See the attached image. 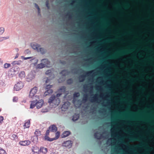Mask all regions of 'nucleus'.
<instances>
[{
  "mask_svg": "<svg viewBox=\"0 0 154 154\" xmlns=\"http://www.w3.org/2000/svg\"><path fill=\"white\" fill-rule=\"evenodd\" d=\"M85 75H82L79 77V82H82L84 81L86 76L90 75H94L95 73L94 70H91L85 72Z\"/></svg>",
  "mask_w": 154,
  "mask_h": 154,
  "instance_id": "f257e3e1",
  "label": "nucleus"
},
{
  "mask_svg": "<svg viewBox=\"0 0 154 154\" xmlns=\"http://www.w3.org/2000/svg\"><path fill=\"white\" fill-rule=\"evenodd\" d=\"M72 143L71 140H67L64 141L62 143V145L63 146L69 149L72 146Z\"/></svg>",
  "mask_w": 154,
  "mask_h": 154,
  "instance_id": "f03ea898",
  "label": "nucleus"
},
{
  "mask_svg": "<svg viewBox=\"0 0 154 154\" xmlns=\"http://www.w3.org/2000/svg\"><path fill=\"white\" fill-rule=\"evenodd\" d=\"M23 86V83L21 82H19L15 85L14 89V90L16 91H19L22 89Z\"/></svg>",
  "mask_w": 154,
  "mask_h": 154,
  "instance_id": "7ed1b4c3",
  "label": "nucleus"
},
{
  "mask_svg": "<svg viewBox=\"0 0 154 154\" xmlns=\"http://www.w3.org/2000/svg\"><path fill=\"white\" fill-rule=\"evenodd\" d=\"M37 88L35 87L33 88L30 90L29 95L30 98H32L35 96L37 92Z\"/></svg>",
  "mask_w": 154,
  "mask_h": 154,
  "instance_id": "20e7f679",
  "label": "nucleus"
},
{
  "mask_svg": "<svg viewBox=\"0 0 154 154\" xmlns=\"http://www.w3.org/2000/svg\"><path fill=\"white\" fill-rule=\"evenodd\" d=\"M98 95L97 94H96L94 96L91 97V99L90 100V101L92 103L98 102V101H100L98 98Z\"/></svg>",
  "mask_w": 154,
  "mask_h": 154,
  "instance_id": "39448f33",
  "label": "nucleus"
},
{
  "mask_svg": "<svg viewBox=\"0 0 154 154\" xmlns=\"http://www.w3.org/2000/svg\"><path fill=\"white\" fill-rule=\"evenodd\" d=\"M49 129L51 132H56L57 130V128L56 125H52L49 127Z\"/></svg>",
  "mask_w": 154,
  "mask_h": 154,
  "instance_id": "423d86ee",
  "label": "nucleus"
},
{
  "mask_svg": "<svg viewBox=\"0 0 154 154\" xmlns=\"http://www.w3.org/2000/svg\"><path fill=\"white\" fill-rule=\"evenodd\" d=\"M42 62L45 66L49 67L50 65V62L47 59H43Z\"/></svg>",
  "mask_w": 154,
  "mask_h": 154,
  "instance_id": "0eeeda50",
  "label": "nucleus"
},
{
  "mask_svg": "<svg viewBox=\"0 0 154 154\" xmlns=\"http://www.w3.org/2000/svg\"><path fill=\"white\" fill-rule=\"evenodd\" d=\"M44 103V101L43 100H40L38 101H36V108L38 109L41 108Z\"/></svg>",
  "mask_w": 154,
  "mask_h": 154,
  "instance_id": "6e6552de",
  "label": "nucleus"
},
{
  "mask_svg": "<svg viewBox=\"0 0 154 154\" xmlns=\"http://www.w3.org/2000/svg\"><path fill=\"white\" fill-rule=\"evenodd\" d=\"M32 151L34 153L39 154L40 153V149L38 147L36 146H32Z\"/></svg>",
  "mask_w": 154,
  "mask_h": 154,
  "instance_id": "1a4fd4ad",
  "label": "nucleus"
},
{
  "mask_svg": "<svg viewBox=\"0 0 154 154\" xmlns=\"http://www.w3.org/2000/svg\"><path fill=\"white\" fill-rule=\"evenodd\" d=\"M22 146H27L30 144L31 142L29 140L21 141L19 143Z\"/></svg>",
  "mask_w": 154,
  "mask_h": 154,
  "instance_id": "9d476101",
  "label": "nucleus"
},
{
  "mask_svg": "<svg viewBox=\"0 0 154 154\" xmlns=\"http://www.w3.org/2000/svg\"><path fill=\"white\" fill-rule=\"evenodd\" d=\"M102 134H100V133L98 132H96L94 133V136L95 138L99 140L101 139V137H102Z\"/></svg>",
  "mask_w": 154,
  "mask_h": 154,
  "instance_id": "9b49d317",
  "label": "nucleus"
},
{
  "mask_svg": "<svg viewBox=\"0 0 154 154\" xmlns=\"http://www.w3.org/2000/svg\"><path fill=\"white\" fill-rule=\"evenodd\" d=\"M31 46L32 48L34 50H36L37 51H38L39 47L40 46V45L38 44H32Z\"/></svg>",
  "mask_w": 154,
  "mask_h": 154,
  "instance_id": "f8f14e48",
  "label": "nucleus"
},
{
  "mask_svg": "<svg viewBox=\"0 0 154 154\" xmlns=\"http://www.w3.org/2000/svg\"><path fill=\"white\" fill-rule=\"evenodd\" d=\"M30 119H29L27 120V121H25V123L23 125L24 128H28L29 127L30 124Z\"/></svg>",
  "mask_w": 154,
  "mask_h": 154,
  "instance_id": "ddd939ff",
  "label": "nucleus"
},
{
  "mask_svg": "<svg viewBox=\"0 0 154 154\" xmlns=\"http://www.w3.org/2000/svg\"><path fill=\"white\" fill-rule=\"evenodd\" d=\"M71 133L69 131H64L62 134V138H64L69 136Z\"/></svg>",
  "mask_w": 154,
  "mask_h": 154,
  "instance_id": "4468645a",
  "label": "nucleus"
},
{
  "mask_svg": "<svg viewBox=\"0 0 154 154\" xmlns=\"http://www.w3.org/2000/svg\"><path fill=\"white\" fill-rule=\"evenodd\" d=\"M40 153L42 152L44 154H45L48 152V149L47 148L43 147H41L40 149Z\"/></svg>",
  "mask_w": 154,
  "mask_h": 154,
  "instance_id": "2eb2a0df",
  "label": "nucleus"
},
{
  "mask_svg": "<svg viewBox=\"0 0 154 154\" xmlns=\"http://www.w3.org/2000/svg\"><path fill=\"white\" fill-rule=\"evenodd\" d=\"M56 97L54 95H52L49 98L48 100V102L49 103H53V102L54 101V100Z\"/></svg>",
  "mask_w": 154,
  "mask_h": 154,
  "instance_id": "dca6fc26",
  "label": "nucleus"
},
{
  "mask_svg": "<svg viewBox=\"0 0 154 154\" xmlns=\"http://www.w3.org/2000/svg\"><path fill=\"white\" fill-rule=\"evenodd\" d=\"M36 101L35 100L32 101H31V103L30 106V108L33 109L35 106H36Z\"/></svg>",
  "mask_w": 154,
  "mask_h": 154,
  "instance_id": "f3484780",
  "label": "nucleus"
},
{
  "mask_svg": "<svg viewBox=\"0 0 154 154\" xmlns=\"http://www.w3.org/2000/svg\"><path fill=\"white\" fill-rule=\"evenodd\" d=\"M69 72L68 71L67 69H63L60 72V74H61L63 76H65L66 75L69 74Z\"/></svg>",
  "mask_w": 154,
  "mask_h": 154,
  "instance_id": "a211bd4d",
  "label": "nucleus"
},
{
  "mask_svg": "<svg viewBox=\"0 0 154 154\" xmlns=\"http://www.w3.org/2000/svg\"><path fill=\"white\" fill-rule=\"evenodd\" d=\"M46 51V50L43 48H39L38 51L40 52L42 54H44L45 53Z\"/></svg>",
  "mask_w": 154,
  "mask_h": 154,
  "instance_id": "6ab92c4d",
  "label": "nucleus"
},
{
  "mask_svg": "<svg viewBox=\"0 0 154 154\" xmlns=\"http://www.w3.org/2000/svg\"><path fill=\"white\" fill-rule=\"evenodd\" d=\"M53 91V90L51 89L47 90L45 92L44 94L45 96H47L52 94Z\"/></svg>",
  "mask_w": 154,
  "mask_h": 154,
  "instance_id": "aec40b11",
  "label": "nucleus"
},
{
  "mask_svg": "<svg viewBox=\"0 0 154 154\" xmlns=\"http://www.w3.org/2000/svg\"><path fill=\"white\" fill-rule=\"evenodd\" d=\"M34 134L35 135V137L37 139H38V137L40 136L41 134V131L38 129L35 130Z\"/></svg>",
  "mask_w": 154,
  "mask_h": 154,
  "instance_id": "412c9836",
  "label": "nucleus"
},
{
  "mask_svg": "<svg viewBox=\"0 0 154 154\" xmlns=\"http://www.w3.org/2000/svg\"><path fill=\"white\" fill-rule=\"evenodd\" d=\"M66 87L65 86H61L59 89L58 90L59 92H61L62 93H64L66 91Z\"/></svg>",
  "mask_w": 154,
  "mask_h": 154,
  "instance_id": "4be33fe9",
  "label": "nucleus"
},
{
  "mask_svg": "<svg viewBox=\"0 0 154 154\" xmlns=\"http://www.w3.org/2000/svg\"><path fill=\"white\" fill-rule=\"evenodd\" d=\"M17 67H16V66H14L12 67L10 70L9 72H11L12 73H11V74H14L15 73H17L16 71L15 70V69H16Z\"/></svg>",
  "mask_w": 154,
  "mask_h": 154,
  "instance_id": "5701e85b",
  "label": "nucleus"
},
{
  "mask_svg": "<svg viewBox=\"0 0 154 154\" xmlns=\"http://www.w3.org/2000/svg\"><path fill=\"white\" fill-rule=\"evenodd\" d=\"M79 118V116L78 114H75L73 116L72 120L73 121L75 122L77 121Z\"/></svg>",
  "mask_w": 154,
  "mask_h": 154,
  "instance_id": "b1692460",
  "label": "nucleus"
},
{
  "mask_svg": "<svg viewBox=\"0 0 154 154\" xmlns=\"http://www.w3.org/2000/svg\"><path fill=\"white\" fill-rule=\"evenodd\" d=\"M60 100L59 98H57L55 97L54 101L53 102V103L55 105H58L60 104Z\"/></svg>",
  "mask_w": 154,
  "mask_h": 154,
  "instance_id": "393cba45",
  "label": "nucleus"
},
{
  "mask_svg": "<svg viewBox=\"0 0 154 154\" xmlns=\"http://www.w3.org/2000/svg\"><path fill=\"white\" fill-rule=\"evenodd\" d=\"M44 138L45 139V140L50 142L54 140V138H50L48 136H45Z\"/></svg>",
  "mask_w": 154,
  "mask_h": 154,
  "instance_id": "a878e982",
  "label": "nucleus"
},
{
  "mask_svg": "<svg viewBox=\"0 0 154 154\" xmlns=\"http://www.w3.org/2000/svg\"><path fill=\"white\" fill-rule=\"evenodd\" d=\"M22 61L20 60H19L18 61H15L12 62L11 64L13 65L14 66L15 65H20Z\"/></svg>",
  "mask_w": 154,
  "mask_h": 154,
  "instance_id": "bb28decb",
  "label": "nucleus"
},
{
  "mask_svg": "<svg viewBox=\"0 0 154 154\" xmlns=\"http://www.w3.org/2000/svg\"><path fill=\"white\" fill-rule=\"evenodd\" d=\"M73 80L72 78H69L67 80L66 83L67 85H71L73 83Z\"/></svg>",
  "mask_w": 154,
  "mask_h": 154,
  "instance_id": "cd10ccee",
  "label": "nucleus"
},
{
  "mask_svg": "<svg viewBox=\"0 0 154 154\" xmlns=\"http://www.w3.org/2000/svg\"><path fill=\"white\" fill-rule=\"evenodd\" d=\"M88 95L87 94H85L82 99V101L83 103H85L88 100Z\"/></svg>",
  "mask_w": 154,
  "mask_h": 154,
  "instance_id": "c85d7f7f",
  "label": "nucleus"
},
{
  "mask_svg": "<svg viewBox=\"0 0 154 154\" xmlns=\"http://www.w3.org/2000/svg\"><path fill=\"white\" fill-rule=\"evenodd\" d=\"M19 76L20 78H24L25 76V73L24 71H21L19 74Z\"/></svg>",
  "mask_w": 154,
  "mask_h": 154,
  "instance_id": "c756f323",
  "label": "nucleus"
},
{
  "mask_svg": "<svg viewBox=\"0 0 154 154\" xmlns=\"http://www.w3.org/2000/svg\"><path fill=\"white\" fill-rule=\"evenodd\" d=\"M60 135V132L58 131L57 132H56V133H55V136L54 138V140H55L58 139L59 138Z\"/></svg>",
  "mask_w": 154,
  "mask_h": 154,
  "instance_id": "7c9ffc66",
  "label": "nucleus"
},
{
  "mask_svg": "<svg viewBox=\"0 0 154 154\" xmlns=\"http://www.w3.org/2000/svg\"><path fill=\"white\" fill-rule=\"evenodd\" d=\"M37 68L39 69H42L45 67L44 64L43 63H41L40 64H39L37 65Z\"/></svg>",
  "mask_w": 154,
  "mask_h": 154,
  "instance_id": "2f4dec72",
  "label": "nucleus"
},
{
  "mask_svg": "<svg viewBox=\"0 0 154 154\" xmlns=\"http://www.w3.org/2000/svg\"><path fill=\"white\" fill-rule=\"evenodd\" d=\"M18 138V136L16 134H12L11 137V139L13 140L17 139Z\"/></svg>",
  "mask_w": 154,
  "mask_h": 154,
  "instance_id": "473e14b6",
  "label": "nucleus"
},
{
  "mask_svg": "<svg viewBox=\"0 0 154 154\" xmlns=\"http://www.w3.org/2000/svg\"><path fill=\"white\" fill-rule=\"evenodd\" d=\"M11 66V64L9 63H5L4 65V67L5 69H7Z\"/></svg>",
  "mask_w": 154,
  "mask_h": 154,
  "instance_id": "72a5a7b5",
  "label": "nucleus"
},
{
  "mask_svg": "<svg viewBox=\"0 0 154 154\" xmlns=\"http://www.w3.org/2000/svg\"><path fill=\"white\" fill-rule=\"evenodd\" d=\"M9 36L7 37H0V42H2L4 40L8 39L9 38Z\"/></svg>",
  "mask_w": 154,
  "mask_h": 154,
  "instance_id": "f704fd0d",
  "label": "nucleus"
},
{
  "mask_svg": "<svg viewBox=\"0 0 154 154\" xmlns=\"http://www.w3.org/2000/svg\"><path fill=\"white\" fill-rule=\"evenodd\" d=\"M78 70L76 68L71 69V72L72 73L76 74L77 73Z\"/></svg>",
  "mask_w": 154,
  "mask_h": 154,
  "instance_id": "c9c22d12",
  "label": "nucleus"
},
{
  "mask_svg": "<svg viewBox=\"0 0 154 154\" xmlns=\"http://www.w3.org/2000/svg\"><path fill=\"white\" fill-rule=\"evenodd\" d=\"M112 139L110 138L108 139L107 141L106 144L109 145H111L112 144Z\"/></svg>",
  "mask_w": 154,
  "mask_h": 154,
  "instance_id": "e433bc0d",
  "label": "nucleus"
},
{
  "mask_svg": "<svg viewBox=\"0 0 154 154\" xmlns=\"http://www.w3.org/2000/svg\"><path fill=\"white\" fill-rule=\"evenodd\" d=\"M0 154H7L5 150L1 148L0 149Z\"/></svg>",
  "mask_w": 154,
  "mask_h": 154,
  "instance_id": "4c0bfd02",
  "label": "nucleus"
},
{
  "mask_svg": "<svg viewBox=\"0 0 154 154\" xmlns=\"http://www.w3.org/2000/svg\"><path fill=\"white\" fill-rule=\"evenodd\" d=\"M5 31V29L3 27H0V35L2 34Z\"/></svg>",
  "mask_w": 154,
  "mask_h": 154,
  "instance_id": "58836bf2",
  "label": "nucleus"
},
{
  "mask_svg": "<svg viewBox=\"0 0 154 154\" xmlns=\"http://www.w3.org/2000/svg\"><path fill=\"white\" fill-rule=\"evenodd\" d=\"M52 87V85H46L45 87V89L47 90L48 89H51Z\"/></svg>",
  "mask_w": 154,
  "mask_h": 154,
  "instance_id": "ea45409f",
  "label": "nucleus"
},
{
  "mask_svg": "<svg viewBox=\"0 0 154 154\" xmlns=\"http://www.w3.org/2000/svg\"><path fill=\"white\" fill-rule=\"evenodd\" d=\"M24 53L25 54H30L31 52L29 49H27L25 51Z\"/></svg>",
  "mask_w": 154,
  "mask_h": 154,
  "instance_id": "a19ab883",
  "label": "nucleus"
},
{
  "mask_svg": "<svg viewBox=\"0 0 154 154\" xmlns=\"http://www.w3.org/2000/svg\"><path fill=\"white\" fill-rule=\"evenodd\" d=\"M46 5L48 9H50V6L49 5V1L47 0L46 2Z\"/></svg>",
  "mask_w": 154,
  "mask_h": 154,
  "instance_id": "79ce46f5",
  "label": "nucleus"
},
{
  "mask_svg": "<svg viewBox=\"0 0 154 154\" xmlns=\"http://www.w3.org/2000/svg\"><path fill=\"white\" fill-rule=\"evenodd\" d=\"M79 95V93H75L74 94V97H78Z\"/></svg>",
  "mask_w": 154,
  "mask_h": 154,
  "instance_id": "37998d69",
  "label": "nucleus"
},
{
  "mask_svg": "<svg viewBox=\"0 0 154 154\" xmlns=\"http://www.w3.org/2000/svg\"><path fill=\"white\" fill-rule=\"evenodd\" d=\"M62 94V93H60V92L57 94L56 96H55L56 98H59V97H60Z\"/></svg>",
  "mask_w": 154,
  "mask_h": 154,
  "instance_id": "c03bdc74",
  "label": "nucleus"
},
{
  "mask_svg": "<svg viewBox=\"0 0 154 154\" xmlns=\"http://www.w3.org/2000/svg\"><path fill=\"white\" fill-rule=\"evenodd\" d=\"M50 131V130L49 129H48L46 131V133L45 134V136H48L49 135Z\"/></svg>",
  "mask_w": 154,
  "mask_h": 154,
  "instance_id": "a18cd8bd",
  "label": "nucleus"
},
{
  "mask_svg": "<svg viewBox=\"0 0 154 154\" xmlns=\"http://www.w3.org/2000/svg\"><path fill=\"white\" fill-rule=\"evenodd\" d=\"M35 6V8L38 9V10H39V9H40L38 5L36 3H34Z\"/></svg>",
  "mask_w": 154,
  "mask_h": 154,
  "instance_id": "49530a36",
  "label": "nucleus"
},
{
  "mask_svg": "<svg viewBox=\"0 0 154 154\" xmlns=\"http://www.w3.org/2000/svg\"><path fill=\"white\" fill-rule=\"evenodd\" d=\"M4 120V118L2 116H0V124L2 123L3 120Z\"/></svg>",
  "mask_w": 154,
  "mask_h": 154,
  "instance_id": "de8ad7c7",
  "label": "nucleus"
},
{
  "mask_svg": "<svg viewBox=\"0 0 154 154\" xmlns=\"http://www.w3.org/2000/svg\"><path fill=\"white\" fill-rule=\"evenodd\" d=\"M88 88V85H84V90H87Z\"/></svg>",
  "mask_w": 154,
  "mask_h": 154,
  "instance_id": "09e8293b",
  "label": "nucleus"
},
{
  "mask_svg": "<svg viewBox=\"0 0 154 154\" xmlns=\"http://www.w3.org/2000/svg\"><path fill=\"white\" fill-rule=\"evenodd\" d=\"M102 110L103 111V112H102V111H101L100 110H99V113H105L106 112V110L105 109H102Z\"/></svg>",
  "mask_w": 154,
  "mask_h": 154,
  "instance_id": "8fccbe9b",
  "label": "nucleus"
},
{
  "mask_svg": "<svg viewBox=\"0 0 154 154\" xmlns=\"http://www.w3.org/2000/svg\"><path fill=\"white\" fill-rule=\"evenodd\" d=\"M17 97H14L13 98V100L14 102H17Z\"/></svg>",
  "mask_w": 154,
  "mask_h": 154,
  "instance_id": "3c124183",
  "label": "nucleus"
},
{
  "mask_svg": "<svg viewBox=\"0 0 154 154\" xmlns=\"http://www.w3.org/2000/svg\"><path fill=\"white\" fill-rule=\"evenodd\" d=\"M46 74L47 75H50L51 74V71L50 70H48L46 72Z\"/></svg>",
  "mask_w": 154,
  "mask_h": 154,
  "instance_id": "603ef678",
  "label": "nucleus"
},
{
  "mask_svg": "<svg viewBox=\"0 0 154 154\" xmlns=\"http://www.w3.org/2000/svg\"><path fill=\"white\" fill-rule=\"evenodd\" d=\"M48 109H42L41 112H42L45 113L48 112Z\"/></svg>",
  "mask_w": 154,
  "mask_h": 154,
  "instance_id": "864d4df0",
  "label": "nucleus"
},
{
  "mask_svg": "<svg viewBox=\"0 0 154 154\" xmlns=\"http://www.w3.org/2000/svg\"><path fill=\"white\" fill-rule=\"evenodd\" d=\"M62 107L65 109H67L68 108V106H66V103H65L62 105Z\"/></svg>",
  "mask_w": 154,
  "mask_h": 154,
  "instance_id": "5fc2aeb1",
  "label": "nucleus"
},
{
  "mask_svg": "<svg viewBox=\"0 0 154 154\" xmlns=\"http://www.w3.org/2000/svg\"><path fill=\"white\" fill-rule=\"evenodd\" d=\"M16 67H17V68L15 69V70L18 73L19 71L20 68L19 67H18V66H16Z\"/></svg>",
  "mask_w": 154,
  "mask_h": 154,
  "instance_id": "6e6d98bb",
  "label": "nucleus"
},
{
  "mask_svg": "<svg viewBox=\"0 0 154 154\" xmlns=\"http://www.w3.org/2000/svg\"><path fill=\"white\" fill-rule=\"evenodd\" d=\"M60 63H61L63 65H65L66 64V62L65 61H60Z\"/></svg>",
  "mask_w": 154,
  "mask_h": 154,
  "instance_id": "4d7b16f0",
  "label": "nucleus"
},
{
  "mask_svg": "<svg viewBox=\"0 0 154 154\" xmlns=\"http://www.w3.org/2000/svg\"><path fill=\"white\" fill-rule=\"evenodd\" d=\"M66 15L69 16V18L70 19H72V15L69 13H68V14H67Z\"/></svg>",
  "mask_w": 154,
  "mask_h": 154,
  "instance_id": "13d9d810",
  "label": "nucleus"
},
{
  "mask_svg": "<svg viewBox=\"0 0 154 154\" xmlns=\"http://www.w3.org/2000/svg\"><path fill=\"white\" fill-rule=\"evenodd\" d=\"M111 115V113H109V114L108 116H109V117L108 118V119L109 120H110V119H112L110 117V116Z\"/></svg>",
  "mask_w": 154,
  "mask_h": 154,
  "instance_id": "bf43d9fd",
  "label": "nucleus"
},
{
  "mask_svg": "<svg viewBox=\"0 0 154 154\" xmlns=\"http://www.w3.org/2000/svg\"><path fill=\"white\" fill-rule=\"evenodd\" d=\"M32 57H24V59L25 60H26L28 59H30V58H32Z\"/></svg>",
  "mask_w": 154,
  "mask_h": 154,
  "instance_id": "052dcab7",
  "label": "nucleus"
},
{
  "mask_svg": "<svg viewBox=\"0 0 154 154\" xmlns=\"http://www.w3.org/2000/svg\"><path fill=\"white\" fill-rule=\"evenodd\" d=\"M19 55V54L18 53H17L16 54V55L14 59L17 58L18 57Z\"/></svg>",
  "mask_w": 154,
  "mask_h": 154,
  "instance_id": "680f3d73",
  "label": "nucleus"
},
{
  "mask_svg": "<svg viewBox=\"0 0 154 154\" xmlns=\"http://www.w3.org/2000/svg\"><path fill=\"white\" fill-rule=\"evenodd\" d=\"M115 129V126L113 125V127L111 129V131L112 132V130H114Z\"/></svg>",
  "mask_w": 154,
  "mask_h": 154,
  "instance_id": "e2e57ef3",
  "label": "nucleus"
},
{
  "mask_svg": "<svg viewBox=\"0 0 154 154\" xmlns=\"http://www.w3.org/2000/svg\"><path fill=\"white\" fill-rule=\"evenodd\" d=\"M110 8H113V5H112V3L110 2Z\"/></svg>",
  "mask_w": 154,
  "mask_h": 154,
  "instance_id": "0e129e2a",
  "label": "nucleus"
},
{
  "mask_svg": "<svg viewBox=\"0 0 154 154\" xmlns=\"http://www.w3.org/2000/svg\"><path fill=\"white\" fill-rule=\"evenodd\" d=\"M130 141H134V139L133 138H131L129 139Z\"/></svg>",
  "mask_w": 154,
  "mask_h": 154,
  "instance_id": "69168bd1",
  "label": "nucleus"
},
{
  "mask_svg": "<svg viewBox=\"0 0 154 154\" xmlns=\"http://www.w3.org/2000/svg\"><path fill=\"white\" fill-rule=\"evenodd\" d=\"M109 95V94H108L107 93H106V94L105 95V97H108Z\"/></svg>",
  "mask_w": 154,
  "mask_h": 154,
  "instance_id": "338daca9",
  "label": "nucleus"
},
{
  "mask_svg": "<svg viewBox=\"0 0 154 154\" xmlns=\"http://www.w3.org/2000/svg\"><path fill=\"white\" fill-rule=\"evenodd\" d=\"M50 79L48 78L45 81V83H48V82L50 81Z\"/></svg>",
  "mask_w": 154,
  "mask_h": 154,
  "instance_id": "774afa93",
  "label": "nucleus"
}]
</instances>
